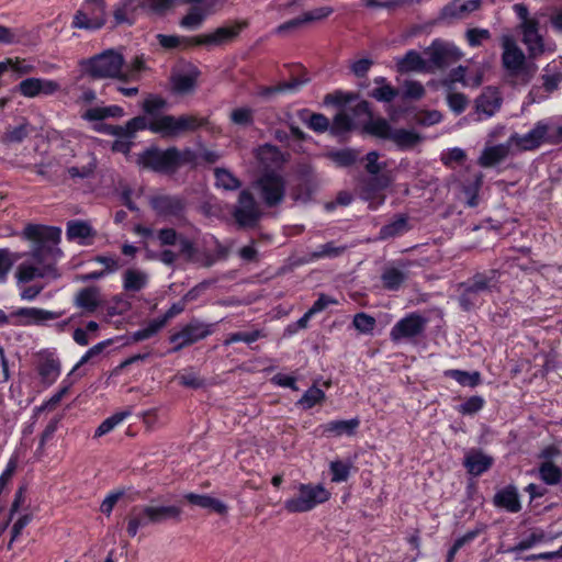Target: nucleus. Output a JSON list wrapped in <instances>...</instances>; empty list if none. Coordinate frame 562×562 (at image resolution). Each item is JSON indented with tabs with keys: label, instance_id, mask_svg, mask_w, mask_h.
Returning <instances> with one entry per match:
<instances>
[{
	"label": "nucleus",
	"instance_id": "obj_23",
	"mask_svg": "<svg viewBox=\"0 0 562 562\" xmlns=\"http://www.w3.org/2000/svg\"><path fill=\"white\" fill-rule=\"evenodd\" d=\"M462 464L468 474L480 476L493 467L494 459L480 448H471L465 452Z\"/></svg>",
	"mask_w": 562,
	"mask_h": 562
},
{
	"label": "nucleus",
	"instance_id": "obj_15",
	"mask_svg": "<svg viewBox=\"0 0 562 562\" xmlns=\"http://www.w3.org/2000/svg\"><path fill=\"white\" fill-rule=\"evenodd\" d=\"M212 333L213 328L211 324H205L193 318L179 331L170 335L169 341L175 345L171 351L178 352L181 349L209 337Z\"/></svg>",
	"mask_w": 562,
	"mask_h": 562
},
{
	"label": "nucleus",
	"instance_id": "obj_40",
	"mask_svg": "<svg viewBox=\"0 0 562 562\" xmlns=\"http://www.w3.org/2000/svg\"><path fill=\"white\" fill-rule=\"evenodd\" d=\"M307 82V79H302L300 77H293L288 81H282L274 86H265L260 89L259 94L263 98L270 97L277 93L283 92H294L297 91L304 83Z\"/></svg>",
	"mask_w": 562,
	"mask_h": 562
},
{
	"label": "nucleus",
	"instance_id": "obj_12",
	"mask_svg": "<svg viewBox=\"0 0 562 562\" xmlns=\"http://www.w3.org/2000/svg\"><path fill=\"white\" fill-rule=\"evenodd\" d=\"M260 199L267 207L280 205L285 196V180L276 171H267L255 182Z\"/></svg>",
	"mask_w": 562,
	"mask_h": 562
},
{
	"label": "nucleus",
	"instance_id": "obj_44",
	"mask_svg": "<svg viewBox=\"0 0 562 562\" xmlns=\"http://www.w3.org/2000/svg\"><path fill=\"white\" fill-rule=\"evenodd\" d=\"M347 250V246L345 245H336L334 240L328 241L326 244L319 245L316 250L310 254L308 260L310 262L317 261L323 258H338L345 254Z\"/></svg>",
	"mask_w": 562,
	"mask_h": 562
},
{
	"label": "nucleus",
	"instance_id": "obj_9",
	"mask_svg": "<svg viewBox=\"0 0 562 562\" xmlns=\"http://www.w3.org/2000/svg\"><path fill=\"white\" fill-rule=\"evenodd\" d=\"M429 63V72L435 69L443 70L458 63L463 54L453 43L442 38H435L429 46L424 49Z\"/></svg>",
	"mask_w": 562,
	"mask_h": 562
},
{
	"label": "nucleus",
	"instance_id": "obj_39",
	"mask_svg": "<svg viewBox=\"0 0 562 562\" xmlns=\"http://www.w3.org/2000/svg\"><path fill=\"white\" fill-rule=\"evenodd\" d=\"M148 276L138 269H127L123 273V289L126 292H139L146 288Z\"/></svg>",
	"mask_w": 562,
	"mask_h": 562
},
{
	"label": "nucleus",
	"instance_id": "obj_18",
	"mask_svg": "<svg viewBox=\"0 0 562 562\" xmlns=\"http://www.w3.org/2000/svg\"><path fill=\"white\" fill-rule=\"evenodd\" d=\"M146 9V0H119L112 10L114 26H133Z\"/></svg>",
	"mask_w": 562,
	"mask_h": 562
},
{
	"label": "nucleus",
	"instance_id": "obj_53",
	"mask_svg": "<svg viewBox=\"0 0 562 562\" xmlns=\"http://www.w3.org/2000/svg\"><path fill=\"white\" fill-rule=\"evenodd\" d=\"M162 325L157 318L150 319L144 327L133 331L131 338L133 341H143L157 335L161 329Z\"/></svg>",
	"mask_w": 562,
	"mask_h": 562
},
{
	"label": "nucleus",
	"instance_id": "obj_57",
	"mask_svg": "<svg viewBox=\"0 0 562 562\" xmlns=\"http://www.w3.org/2000/svg\"><path fill=\"white\" fill-rule=\"evenodd\" d=\"M352 325L361 334H371L375 327V318L364 312H359L353 316Z\"/></svg>",
	"mask_w": 562,
	"mask_h": 562
},
{
	"label": "nucleus",
	"instance_id": "obj_45",
	"mask_svg": "<svg viewBox=\"0 0 562 562\" xmlns=\"http://www.w3.org/2000/svg\"><path fill=\"white\" fill-rule=\"evenodd\" d=\"M326 398L325 392L313 384L308 390L304 392L302 397L297 401L296 405L307 411L313 408L315 405L322 404Z\"/></svg>",
	"mask_w": 562,
	"mask_h": 562
},
{
	"label": "nucleus",
	"instance_id": "obj_1",
	"mask_svg": "<svg viewBox=\"0 0 562 562\" xmlns=\"http://www.w3.org/2000/svg\"><path fill=\"white\" fill-rule=\"evenodd\" d=\"M23 236L31 241V256L38 266L21 263L16 271L18 281L27 283L37 278L55 277L56 263L64 256L58 247L61 229L57 226L27 224Z\"/></svg>",
	"mask_w": 562,
	"mask_h": 562
},
{
	"label": "nucleus",
	"instance_id": "obj_11",
	"mask_svg": "<svg viewBox=\"0 0 562 562\" xmlns=\"http://www.w3.org/2000/svg\"><path fill=\"white\" fill-rule=\"evenodd\" d=\"M232 214L240 228H256L263 216L254 194L248 189L239 192Z\"/></svg>",
	"mask_w": 562,
	"mask_h": 562
},
{
	"label": "nucleus",
	"instance_id": "obj_20",
	"mask_svg": "<svg viewBox=\"0 0 562 562\" xmlns=\"http://www.w3.org/2000/svg\"><path fill=\"white\" fill-rule=\"evenodd\" d=\"M57 81L46 78H26L15 88V91L25 98H36L40 95H53L59 90Z\"/></svg>",
	"mask_w": 562,
	"mask_h": 562
},
{
	"label": "nucleus",
	"instance_id": "obj_4",
	"mask_svg": "<svg viewBox=\"0 0 562 562\" xmlns=\"http://www.w3.org/2000/svg\"><path fill=\"white\" fill-rule=\"evenodd\" d=\"M182 509L177 505L137 504L131 507L122 524L125 525L126 535L135 538L140 529L151 525H161L167 520L179 522Z\"/></svg>",
	"mask_w": 562,
	"mask_h": 562
},
{
	"label": "nucleus",
	"instance_id": "obj_50",
	"mask_svg": "<svg viewBox=\"0 0 562 562\" xmlns=\"http://www.w3.org/2000/svg\"><path fill=\"white\" fill-rule=\"evenodd\" d=\"M229 121L240 127H250L255 123L254 110L248 106L236 108L231 112Z\"/></svg>",
	"mask_w": 562,
	"mask_h": 562
},
{
	"label": "nucleus",
	"instance_id": "obj_22",
	"mask_svg": "<svg viewBox=\"0 0 562 562\" xmlns=\"http://www.w3.org/2000/svg\"><path fill=\"white\" fill-rule=\"evenodd\" d=\"M503 104V98L497 88L487 87L483 89L475 99V111L482 119H490L495 115Z\"/></svg>",
	"mask_w": 562,
	"mask_h": 562
},
{
	"label": "nucleus",
	"instance_id": "obj_43",
	"mask_svg": "<svg viewBox=\"0 0 562 562\" xmlns=\"http://www.w3.org/2000/svg\"><path fill=\"white\" fill-rule=\"evenodd\" d=\"M539 479L547 485H558L562 481V469L553 461H543L538 468Z\"/></svg>",
	"mask_w": 562,
	"mask_h": 562
},
{
	"label": "nucleus",
	"instance_id": "obj_8",
	"mask_svg": "<svg viewBox=\"0 0 562 562\" xmlns=\"http://www.w3.org/2000/svg\"><path fill=\"white\" fill-rule=\"evenodd\" d=\"M105 0H83L75 13L71 26L74 29L98 31L106 23Z\"/></svg>",
	"mask_w": 562,
	"mask_h": 562
},
{
	"label": "nucleus",
	"instance_id": "obj_56",
	"mask_svg": "<svg viewBox=\"0 0 562 562\" xmlns=\"http://www.w3.org/2000/svg\"><path fill=\"white\" fill-rule=\"evenodd\" d=\"M479 535H480V529H475V530H470V531L465 532L463 536L456 539L447 552L445 562H453L458 551L467 543L473 541Z\"/></svg>",
	"mask_w": 562,
	"mask_h": 562
},
{
	"label": "nucleus",
	"instance_id": "obj_17",
	"mask_svg": "<svg viewBox=\"0 0 562 562\" xmlns=\"http://www.w3.org/2000/svg\"><path fill=\"white\" fill-rule=\"evenodd\" d=\"M427 324L428 319L417 312L408 313L391 328L390 339L393 342H398L403 339L415 338L425 331Z\"/></svg>",
	"mask_w": 562,
	"mask_h": 562
},
{
	"label": "nucleus",
	"instance_id": "obj_38",
	"mask_svg": "<svg viewBox=\"0 0 562 562\" xmlns=\"http://www.w3.org/2000/svg\"><path fill=\"white\" fill-rule=\"evenodd\" d=\"M407 279V274L394 267L385 268L381 274V282L384 290L397 292Z\"/></svg>",
	"mask_w": 562,
	"mask_h": 562
},
{
	"label": "nucleus",
	"instance_id": "obj_33",
	"mask_svg": "<svg viewBox=\"0 0 562 562\" xmlns=\"http://www.w3.org/2000/svg\"><path fill=\"white\" fill-rule=\"evenodd\" d=\"M509 154V147L504 144L486 147L479 157V165L491 168L502 162Z\"/></svg>",
	"mask_w": 562,
	"mask_h": 562
},
{
	"label": "nucleus",
	"instance_id": "obj_55",
	"mask_svg": "<svg viewBox=\"0 0 562 562\" xmlns=\"http://www.w3.org/2000/svg\"><path fill=\"white\" fill-rule=\"evenodd\" d=\"M265 336L266 335L261 329H255L252 331L231 333L225 339V345L228 346L236 342H245L247 345H250Z\"/></svg>",
	"mask_w": 562,
	"mask_h": 562
},
{
	"label": "nucleus",
	"instance_id": "obj_6",
	"mask_svg": "<svg viewBox=\"0 0 562 562\" xmlns=\"http://www.w3.org/2000/svg\"><path fill=\"white\" fill-rule=\"evenodd\" d=\"M124 56L113 48L105 49L80 61L82 71L92 79H116L121 82Z\"/></svg>",
	"mask_w": 562,
	"mask_h": 562
},
{
	"label": "nucleus",
	"instance_id": "obj_7",
	"mask_svg": "<svg viewBox=\"0 0 562 562\" xmlns=\"http://www.w3.org/2000/svg\"><path fill=\"white\" fill-rule=\"evenodd\" d=\"M299 494L284 502V509L290 514L307 513L329 501L331 494L323 484L300 483Z\"/></svg>",
	"mask_w": 562,
	"mask_h": 562
},
{
	"label": "nucleus",
	"instance_id": "obj_48",
	"mask_svg": "<svg viewBox=\"0 0 562 562\" xmlns=\"http://www.w3.org/2000/svg\"><path fill=\"white\" fill-rule=\"evenodd\" d=\"M329 158L340 168H348L358 161L359 151L355 148H342L329 153Z\"/></svg>",
	"mask_w": 562,
	"mask_h": 562
},
{
	"label": "nucleus",
	"instance_id": "obj_41",
	"mask_svg": "<svg viewBox=\"0 0 562 562\" xmlns=\"http://www.w3.org/2000/svg\"><path fill=\"white\" fill-rule=\"evenodd\" d=\"M356 128L357 125L349 114L346 112H338L330 123L329 134L334 137H342Z\"/></svg>",
	"mask_w": 562,
	"mask_h": 562
},
{
	"label": "nucleus",
	"instance_id": "obj_60",
	"mask_svg": "<svg viewBox=\"0 0 562 562\" xmlns=\"http://www.w3.org/2000/svg\"><path fill=\"white\" fill-rule=\"evenodd\" d=\"M307 127L315 133H325L330 130V122L327 116L322 113H312L306 120Z\"/></svg>",
	"mask_w": 562,
	"mask_h": 562
},
{
	"label": "nucleus",
	"instance_id": "obj_27",
	"mask_svg": "<svg viewBox=\"0 0 562 562\" xmlns=\"http://www.w3.org/2000/svg\"><path fill=\"white\" fill-rule=\"evenodd\" d=\"M493 504L512 514L519 513L522 508L518 490L513 484L498 490L493 496Z\"/></svg>",
	"mask_w": 562,
	"mask_h": 562
},
{
	"label": "nucleus",
	"instance_id": "obj_29",
	"mask_svg": "<svg viewBox=\"0 0 562 562\" xmlns=\"http://www.w3.org/2000/svg\"><path fill=\"white\" fill-rule=\"evenodd\" d=\"M396 70L400 74L429 72V63L417 50L409 49L396 60Z\"/></svg>",
	"mask_w": 562,
	"mask_h": 562
},
{
	"label": "nucleus",
	"instance_id": "obj_52",
	"mask_svg": "<svg viewBox=\"0 0 562 562\" xmlns=\"http://www.w3.org/2000/svg\"><path fill=\"white\" fill-rule=\"evenodd\" d=\"M191 40H192V36L188 37V36L167 35V34H158L157 35V41H158L159 45L165 49H175L182 45L184 47L196 46L195 44L192 43Z\"/></svg>",
	"mask_w": 562,
	"mask_h": 562
},
{
	"label": "nucleus",
	"instance_id": "obj_54",
	"mask_svg": "<svg viewBox=\"0 0 562 562\" xmlns=\"http://www.w3.org/2000/svg\"><path fill=\"white\" fill-rule=\"evenodd\" d=\"M485 403L486 402L483 396L472 395V396L468 397L463 403H461L457 407V411L461 415L472 416V415L479 413L480 411H482L483 407L485 406Z\"/></svg>",
	"mask_w": 562,
	"mask_h": 562
},
{
	"label": "nucleus",
	"instance_id": "obj_64",
	"mask_svg": "<svg viewBox=\"0 0 562 562\" xmlns=\"http://www.w3.org/2000/svg\"><path fill=\"white\" fill-rule=\"evenodd\" d=\"M467 159V154L462 148L453 147L448 151L442 153L441 161L446 167H451L453 164H463Z\"/></svg>",
	"mask_w": 562,
	"mask_h": 562
},
{
	"label": "nucleus",
	"instance_id": "obj_34",
	"mask_svg": "<svg viewBox=\"0 0 562 562\" xmlns=\"http://www.w3.org/2000/svg\"><path fill=\"white\" fill-rule=\"evenodd\" d=\"M409 231L408 217L406 214H398L390 223L383 225L379 231V239L387 240L403 235Z\"/></svg>",
	"mask_w": 562,
	"mask_h": 562
},
{
	"label": "nucleus",
	"instance_id": "obj_25",
	"mask_svg": "<svg viewBox=\"0 0 562 562\" xmlns=\"http://www.w3.org/2000/svg\"><path fill=\"white\" fill-rule=\"evenodd\" d=\"M148 60L149 57L145 54H137L131 60H125L122 68L121 83L138 82L146 72L151 70Z\"/></svg>",
	"mask_w": 562,
	"mask_h": 562
},
{
	"label": "nucleus",
	"instance_id": "obj_13",
	"mask_svg": "<svg viewBox=\"0 0 562 562\" xmlns=\"http://www.w3.org/2000/svg\"><path fill=\"white\" fill-rule=\"evenodd\" d=\"M249 26L247 20H236L232 24L222 25L211 33L192 36V43L199 46H223L233 43Z\"/></svg>",
	"mask_w": 562,
	"mask_h": 562
},
{
	"label": "nucleus",
	"instance_id": "obj_10",
	"mask_svg": "<svg viewBox=\"0 0 562 562\" xmlns=\"http://www.w3.org/2000/svg\"><path fill=\"white\" fill-rule=\"evenodd\" d=\"M150 206L157 216L171 223L186 220L188 202L178 194H158L150 199Z\"/></svg>",
	"mask_w": 562,
	"mask_h": 562
},
{
	"label": "nucleus",
	"instance_id": "obj_35",
	"mask_svg": "<svg viewBox=\"0 0 562 562\" xmlns=\"http://www.w3.org/2000/svg\"><path fill=\"white\" fill-rule=\"evenodd\" d=\"M422 139L423 137L419 133L406 128H395L391 137V140H393L402 151L414 148Z\"/></svg>",
	"mask_w": 562,
	"mask_h": 562
},
{
	"label": "nucleus",
	"instance_id": "obj_26",
	"mask_svg": "<svg viewBox=\"0 0 562 562\" xmlns=\"http://www.w3.org/2000/svg\"><path fill=\"white\" fill-rule=\"evenodd\" d=\"M143 126V119L132 117L125 123V125H113L99 122L92 126V130L97 133L111 136L136 137L138 128Z\"/></svg>",
	"mask_w": 562,
	"mask_h": 562
},
{
	"label": "nucleus",
	"instance_id": "obj_19",
	"mask_svg": "<svg viewBox=\"0 0 562 562\" xmlns=\"http://www.w3.org/2000/svg\"><path fill=\"white\" fill-rule=\"evenodd\" d=\"M547 120H539L526 134L514 133L509 142L521 151H533L546 144Z\"/></svg>",
	"mask_w": 562,
	"mask_h": 562
},
{
	"label": "nucleus",
	"instance_id": "obj_3",
	"mask_svg": "<svg viewBox=\"0 0 562 562\" xmlns=\"http://www.w3.org/2000/svg\"><path fill=\"white\" fill-rule=\"evenodd\" d=\"M136 164L144 170L172 176L183 166L195 167L198 154L190 147L180 149L176 146L167 148L149 146L137 155Z\"/></svg>",
	"mask_w": 562,
	"mask_h": 562
},
{
	"label": "nucleus",
	"instance_id": "obj_42",
	"mask_svg": "<svg viewBox=\"0 0 562 562\" xmlns=\"http://www.w3.org/2000/svg\"><path fill=\"white\" fill-rule=\"evenodd\" d=\"M443 376L453 379L462 386L476 387L482 382L479 371L468 372L460 369H448L443 371Z\"/></svg>",
	"mask_w": 562,
	"mask_h": 562
},
{
	"label": "nucleus",
	"instance_id": "obj_37",
	"mask_svg": "<svg viewBox=\"0 0 562 562\" xmlns=\"http://www.w3.org/2000/svg\"><path fill=\"white\" fill-rule=\"evenodd\" d=\"M362 131L363 133L375 136L378 138L391 140L394 128H392L391 124L385 119H373L372 116L363 124Z\"/></svg>",
	"mask_w": 562,
	"mask_h": 562
},
{
	"label": "nucleus",
	"instance_id": "obj_61",
	"mask_svg": "<svg viewBox=\"0 0 562 562\" xmlns=\"http://www.w3.org/2000/svg\"><path fill=\"white\" fill-rule=\"evenodd\" d=\"M125 495L124 490L111 491L102 501L100 512L110 517L116 503Z\"/></svg>",
	"mask_w": 562,
	"mask_h": 562
},
{
	"label": "nucleus",
	"instance_id": "obj_58",
	"mask_svg": "<svg viewBox=\"0 0 562 562\" xmlns=\"http://www.w3.org/2000/svg\"><path fill=\"white\" fill-rule=\"evenodd\" d=\"M380 154L375 150L369 151L362 160H366L364 169L372 176H382V170L386 167L385 162H379Z\"/></svg>",
	"mask_w": 562,
	"mask_h": 562
},
{
	"label": "nucleus",
	"instance_id": "obj_24",
	"mask_svg": "<svg viewBox=\"0 0 562 562\" xmlns=\"http://www.w3.org/2000/svg\"><path fill=\"white\" fill-rule=\"evenodd\" d=\"M360 426L358 417L351 419H335L321 424L317 431L324 437H341L344 435L351 437L355 436Z\"/></svg>",
	"mask_w": 562,
	"mask_h": 562
},
{
	"label": "nucleus",
	"instance_id": "obj_14",
	"mask_svg": "<svg viewBox=\"0 0 562 562\" xmlns=\"http://www.w3.org/2000/svg\"><path fill=\"white\" fill-rule=\"evenodd\" d=\"M63 312L47 311L41 307H19L7 314L8 326H44L61 317Z\"/></svg>",
	"mask_w": 562,
	"mask_h": 562
},
{
	"label": "nucleus",
	"instance_id": "obj_28",
	"mask_svg": "<svg viewBox=\"0 0 562 562\" xmlns=\"http://www.w3.org/2000/svg\"><path fill=\"white\" fill-rule=\"evenodd\" d=\"M201 71L196 66H190L184 72L173 74L170 78L172 91L176 94H188L194 91Z\"/></svg>",
	"mask_w": 562,
	"mask_h": 562
},
{
	"label": "nucleus",
	"instance_id": "obj_59",
	"mask_svg": "<svg viewBox=\"0 0 562 562\" xmlns=\"http://www.w3.org/2000/svg\"><path fill=\"white\" fill-rule=\"evenodd\" d=\"M522 42L527 46L529 56L531 58H537L544 52L543 38L539 33L535 34L533 36L522 37Z\"/></svg>",
	"mask_w": 562,
	"mask_h": 562
},
{
	"label": "nucleus",
	"instance_id": "obj_2",
	"mask_svg": "<svg viewBox=\"0 0 562 562\" xmlns=\"http://www.w3.org/2000/svg\"><path fill=\"white\" fill-rule=\"evenodd\" d=\"M167 106L168 102L164 97L148 94L142 103L144 115L135 116L143 119L144 126L139 127L138 132L148 130L164 138H176L187 133H194L206 127L210 123L209 117L198 114H182L179 116L165 114L162 111Z\"/></svg>",
	"mask_w": 562,
	"mask_h": 562
},
{
	"label": "nucleus",
	"instance_id": "obj_49",
	"mask_svg": "<svg viewBox=\"0 0 562 562\" xmlns=\"http://www.w3.org/2000/svg\"><path fill=\"white\" fill-rule=\"evenodd\" d=\"M353 464L351 461L334 460L329 463L330 480L334 483L346 482L349 476Z\"/></svg>",
	"mask_w": 562,
	"mask_h": 562
},
{
	"label": "nucleus",
	"instance_id": "obj_5",
	"mask_svg": "<svg viewBox=\"0 0 562 562\" xmlns=\"http://www.w3.org/2000/svg\"><path fill=\"white\" fill-rule=\"evenodd\" d=\"M501 272L487 269L475 272L458 285V303L462 311L470 312L484 303V296L499 290Z\"/></svg>",
	"mask_w": 562,
	"mask_h": 562
},
{
	"label": "nucleus",
	"instance_id": "obj_21",
	"mask_svg": "<svg viewBox=\"0 0 562 562\" xmlns=\"http://www.w3.org/2000/svg\"><path fill=\"white\" fill-rule=\"evenodd\" d=\"M525 60V55L516 42L512 37L505 36L502 54L503 67L512 75H518L524 69Z\"/></svg>",
	"mask_w": 562,
	"mask_h": 562
},
{
	"label": "nucleus",
	"instance_id": "obj_51",
	"mask_svg": "<svg viewBox=\"0 0 562 562\" xmlns=\"http://www.w3.org/2000/svg\"><path fill=\"white\" fill-rule=\"evenodd\" d=\"M130 416V412H117L111 415L110 417L105 418L95 429L94 437L99 438L102 437L110 431H112L117 425L123 423L125 418Z\"/></svg>",
	"mask_w": 562,
	"mask_h": 562
},
{
	"label": "nucleus",
	"instance_id": "obj_47",
	"mask_svg": "<svg viewBox=\"0 0 562 562\" xmlns=\"http://www.w3.org/2000/svg\"><path fill=\"white\" fill-rule=\"evenodd\" d=\"M215 184L227 191H235L241 187V181L225 168L214 170Z\"/></svg>",
	"mask_w": 562,
	"mask_h": 562
},
{
	"label": "nucleus",
	"instance_id": "obj_32",
	"mask_svg": "<svg viewBox=\"0 0 562 562\" xmlns=\"http://www.w3.org/2000/svg\"><path fill=\"white\" fill-rule=\"evenodd\" d=\"M75 305L85 313H94L100 306L99 290L94 286L79 290L75 296Z\"/></svg>",
	"mask_w": 562,
	"mask_h": 562
},
{
	"label": "nucleus",
	"instance_id": "obj_46",
	"mask_svg": "<svg viewBox=\"0 0 562 562\" xmlns=\"http://www.w3.org/2000/svg\"><path fill=\"white\" fill-rule=\"evenodd\" d=\"M188 13L181 19L180 25L186 29H196L204 21L209 12L196 3H191Z\"/></svg>",
	"mask_w": 562,
	"mask_h": 562
},
{
	"label": "nucleus",
	"instance_id": "obj_62",
	"mask_svg": "<svg viewBox=\"0 0 562 562\" xmlns=\"http://www.w3.org/2000/svg\"><path fill=\"white\" fill-rule=\"evenodd\" d=\"M357 98L353 93H345L340 90L327 93L324 98V103L327 105L345 106Z\"/></svg>",
	"mask_w": 562,
	"mask_h": 562
},
{
	"label": "nucleus",
	"instance_id": "obj_16",
	"mask_svg": "<svg viewBox=\"0 0 562 562\" xmlns=\"http://www.w3.org/2000/svg\"><path fill=\"white\" fill-rule=\"evenodd\" d=\"M392 177L384 172L382 176L364 178L359 184L360 198L369 203V209L376 210L385 201L384 191L391 186Z\"/></svg>",
	"mask_w": 562,
	"mask_h": 562
},
{
	"label": "nucleus",
	"instance_id": "obj_30",
	"mask_svg": "<svg viewBox=\"0 0 562 562\" xmlns=\"http://www.w3.org/2000/svg\"><path fill=\"white\" fill-rule=\"evenodd\" d=\"M94 235L93 227L85 221L71 220L67 223L66 237L69 241L77 240L80 245L87 246L91 244L88 239Z\"/></svg>",
	"mask_w": 562,
	"mask_h": 562
},
{
	"label": "nucleus",
	"instance_id": "obj_36",
	"mask_svg": "<svg viewBox=\"0 0 562 562\" xmlns=\"http://www.w3.org/2000/svg\"><path fill=\"white\" fill-rule=\"evenodd\" d=\"M37 372L44 384L52 385L60 375V362L53 357H46L40 361Z\"/></svg>",
	"mask_w": 562,
	"mask_h": 562
},
{
	"label": "nucleus",
	"instance_id": "obj_63",
	"mask_svg": "<svg viewBox=\"0 0 562 562\" xmlns=\"http://www.w3.org/2000/svg\"><path fill=\"white\" fill-rule=\"evenodd\" d=\"M447 102L450 110L459 115L463 113L468 105V98L461 92H451L447 95Z\"/></svg>",
	"mask_w": 562,
	"mask_h": 562
},
{
	"label": "nucleus",
	"instance_id": "obj_31",
	"mask_svg": "<svg viewBox=\"0 0 562 562\" xmlns=\"http://www.w3.org/2000/svg\"><path fill=\"white\" fill-rule=\"evenodd\" d=\"M183 498L191 505L210 509L221 516H225L228 513V506L225 503L206 494L190 492L184 494Z\"/></svg>",
	"mask_w": 562,
	"mask_h": 562
}]
</instances>
